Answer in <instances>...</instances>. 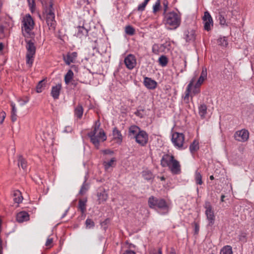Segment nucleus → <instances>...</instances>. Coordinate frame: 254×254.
I'll list each match as a JSON object with an SVG mask.
<instances>
[{
    "label": "nucleus",
    "mask_w": 254,
    "mask_h": 254,
    "mask_svg": "<svg viewBox=\"0 0 254 254\" xmlns=\"http://www.w3.org/2000/svg\"><path fill=\"white\" fill-rule=\"evenodd\" d=\"M168 167L173 174H179L181 173V165L179 162L176 159L174 160Z\"/></svg>",
    "instance_id": "ddd939ff"
},
{
    "label": "nucleus",
    "mask_w": 254,
    "mask_h": 254,
    "mask_svg": "<svg viewBox=\"0 0 254 254\" xmlns=\"http://www.w3.org/2000/svg\"><path fill=\"white\" fill-rule=\"evenodd\" d=\"M158 48V45L157 44L153 45L152 46V52L155 54H158L159 52Z\"/></svg>",
    "instance_id": "5fc2aeb1"
},
{
    "label": "nucleus",
    "mask_w": 254,
    "mask_h": 254,
    "mask_svg": "<svg viewBox=\"0 0 254 254\" xmlns=\"http://www.w3.org/2000/svg\"><path fill=\"white\" fill-rule=\"evenodd\" d=\"M148 3H147L146 1H144L143 2L141 3L138 6L137 10L138 11H142L145 9V8L147 4Z\"/></svg>",
    "instance_id": "09e8293b"
},
{
    "label": "nucleus",
    "mask_w": 254,
    "mask_h": 254,
    "mask_svg": "<svg viewBox=\"0 0 254 254\" xmlns=\"http://www.w3.org/2000/svg\"><path fill=\"white\" fill-rule=\"evenodd\" d=\"M160 7V0H157L153 6V12L156 13Z\"/></svg>",
    "instance_id": "37998d69"
},
{
    "label": "nucleus",
    "mask_w": 254,
    "mask_h": 254,
    "mask_svg": "<svg viewBox=\"0 0 254 254\" xmlns=\"http://www.w3.org/2000/svg\"><path fill=\"white\" fill-rule=\"evenodd\" d=\"M87 30L85 29L83 26L78 27V32L77 33L78 36H80V34H87Z\"/></svg>",
    "instance_id": "c03bdc74"
},
{
    "label": "nucleus",
    "mask_w": 254,
    "mask_h": 254,
    "mask_svg": "<svg viewBox=\"0 0 254 254\" xmlns=\"http://www.w3.org/2000/svg\"><path fill=\"white\" fill-rule=\"evenodd\" d=\"M142 176L144 179L149 181L154 178V175L149 170H144L142 172Z\"/></svg>",
    "instance_id": "bb28decb"
},
{
    "label": "nucleus",
    "mask_w": 254,
    "mask_h": 254,
    "mask_svg": "<svg viewBox=\"0 0 254 254\" xmlns=\"http://www.w3.org/2000/svg\"><path fill=\"white\" fill-rule=\"evenodd\" d=\"M29 219V215L28 213L25 211L20 212L17 213L16 215V220L20 223L28 221Z\"/></svg>",
    "instance_id": "a211bd4d"
},
{
    "label": "nucleus",
    "mask_w": 254,
    "mask_h": 254,
    "mask_svg": "<svg viewBox=\"0 0 254 254\" xmlns=\"http://www.w3.org/2000/svg\"><path fill=\"white\" fill-rule=\"evenodd\" d=\"M100 124H98L96 121V127L98 126V129L96 128V144L99 142H104L107 139V135L105 131L101 128H98Z\"/></svg>",
    "instance_id": "9b49d317"
},
{
    "label": "nucleus",
    "mask_w": 254,
    "mask_h": 254,
    "mask_svg": "<svg viewBox=\"0 0 254 254\" xmlns=\"http://www.w3.org/2000/svg\"><path fill=\"white\" fill-rule=\"evenodd\" d=\"M249 132L246 129H242L235 132L234 137L239 141H245L249 138Z\"/></svg>",
    "instance_id": "9d476101"
},
{
    "label": "nucleus",
    "mask_w": 254,
    "mask_h": 254,
    "mask_svg": "<svg viewBox=\"0 0 254 254\" xmlns=\"http://www.w3.org/2000/svg\"><path fill=\"white\" fill-rule=\"evenodd\" d=\"M116 161L115 158H112L110 161L104 162L103 164L106 171H107L110 167H112L114 162Z\"/></svg>",
    "instance_id": "72a5a7b5"
},
{
    "label": "nucleus",
    "mask_w": 254,
    "mask_h": 254,
    "mask_svg": "<svg viewBox=\"0 0 254 254\" xmlns=\"http://www.w3.org/2000/svg\"><path fill=\"white\" fill-rule=\"evenodd\" d=\"M207 77V70L206 68H203L202 70L201 71L200 76L198 79L195 85L197 86H200L203 83L204 80Z\"/></svg>",
    "instance_id": "5701e85b"
},
{
    "label": "nucleus",
    "mask_w": 254,
    "mask_h": 254,
    "mask_svg": "<svg viewBox=\"0 0 254 254\" xmlns=\"http://www.w3.org/2000/svg\"><path fill=\"white\" fill-rule=\"evenodd\" d=\"M174 159L173 155L168 154H164L161 160V165L163 167H169Z\"/></svg>",
    "instance_id": "f8f14e48"
},
{
    "label": "nucleus",
    "mask_w": 254,
    "mask_h": 254,
    "mask_svg": "<svg viewBox=\"0 0 254 254\" xmlns=\"http://www.w3.org/2000/svg\"><path fill=\"white\" fill-rule=\"evenodd\" d=\"M22 22V33L24 36L31 37L34 35L32 30L34 28V23L32 18L28 14L24 17Z\"/></svg>",
    "instance_id": "7ed1b4c3"
},
{
    "label": "nucleus",
    "mask_w": 254,
    "mask_h": 254,
    "mask_svg": "<svg viewBox=\"0 0 254 254\" xmlns=\"http://www.w3.org/2000/svg\"><path fill=\"white\" fill-rule=\"evenodd\" d=\"M113 138L116 140V142L121 144L123 140V136L121 131L116 127H114L113 130Z\"/></svg>",
    "instance_id": "6ab92c4d"
},
{
    "label": "nucleus",
    "mask_w": 254,
    "mask_h": 254,
    "mask_svg": "<svg viewBox=\"0 0 254 254\" xmlns=\"http://www.w3.org/2000/svg\"><path fill=\"white\" fill-rule=\"evenodd\" d=\"M219 23L221 25H226V20L224 18V17L221 15L219 14Z\"/></svg>",
    "instance_id": "3c124183"
},
{
    "label": "nucleus",
    "mask_w": 254,
    "mask_h": 254,
    "mask_svg": "<svg viewBox=\"0 0 254 254\" xmlns=\"http://www.w3.org/2000/svg\"><path fill=\"white\" fill-rule=\"evenodd\" d=\"M95 225L93 220L88 218L85 221V226L86 229L93 228Z\"/></svg>",
    "instance_id": "a19ab883"
},
{
    "label": "nucleus",
    "mask_w": 254,
    "mask_h": 254,
    "mask_svg": "<svg viewBox=\"0 0 254 254\" xmlns=\"http://www.w3.org/2000/svg\"><path fill=\"white\" fill-rule=\"evenodd\" d=\"M53 242V238H48L46 242L45 245L48 247L51 248L52 247Z\"/></svg>",
    "instance_id": "603ef678"
},
{
    "label": "nucleus",
    "mask_w": 254,
    "mask_h": 254,
    "mask_svg": "<svg viewBox=\"0 0 254 254\" xmlns=\"http://www.w3.org/2000/svg\"><path fill=\"white\" fill-rule=\"evenodd\" d=\"M88 185L86 183H85V182L84 183V184H83V185L82 186L79 193L80 195H83L85 193L86 191L88 190Z\"/></svg>",
    "instance_id": "79ce46f5"
},
{
    "label": "nucleus",
    "mask_w": 254,
    "mask_h": 254,
    "mask_svg": "<svg viewBox=\"0 0 254 254\" xmlns=\"http://www.w3.org/2000/svg\"><path fill=\"white\" fill-rule=\"evenodd\" d=\"M86 201V199H79V200L78 208L82 213H83L86 209L85 205Z\"/></svg>",
    "instance_id": "c9c22d12"
},
{
    "label": "nucleus",
    "mask_w": 254,
    "mask_h": 254,
    "mask_svg": "<svg viewBox=\"0 0 254 254\" xmlns=\"http://www.w3.org/2000/svg\"><path fill=\"white\" fill-rule=\"evenodd\" d=\"M3 48V45L2 43H0V51H2Z\"/></svg>",
    "instance_id": "69168bd1"
},
{
    "label": "nucleus",
    "mask_w": 254,
    "mask_h": 254,
    "mask_svg": "<svg viewBox=\"0 0 254 254\" xmlns=\"http://www.w3.org/2000/svg\"><path fill=\"white\" fill-rule=\"evenodd\" d=\"M124 63L128 69H132L136 64V58L134 55L129 54L125 58Z\"/></svg>",
    "instance_id": "1a4fd4ad"
},
{
    "label": "nucleus",
    "mask_w": 254,
    "mask_h": 254,
    "mask_svg": "<svg viewBox=\"0 0 254 254\" xmlns=\"http://www.w3.org/2000/svg\"><path fill=\"white\" fill-rule=\"evenodd\" d=\"M141 129L136 126H131L128 129V135L134 138L135 136L137 135L138 133L140 131Z\"/></svg>",
    "instance_id": "4be33fe9"
},
{
    "label": "nucleus",
    "mask_w": 254,
    "mask_h": 254,
    "mask_svg": "<svg viewBox=\"0 0 254 254\" xmlns=\"http://www.w3.org/2000/svg\"><path fill=\"white\" fill-rule=\"evenodd\" d=\"M185 39L186 42L194 41L195 39V31L193 29H188L184 32Z\"/></svg>",
    "instance_id": "4468645a"
},
{
    "label": "nucleus",
    "mask_w": 254,
    "mask_h": 254,
    "mask_svg": "<svg viewBox=\"0 0 254 254\" xmlns=\"http://www.w3.org/2000/svg\"><path fill=\"white\" fill-rule=\"evenodd\" d=\"M171 140L174 145L179 149L187 148V145H185V135L183 133L174 132L172 134Z\"/></svg>",
    "instance_id": "39448f33"
},
{
    "label": "nucleus",
    "mask_w": 254,
    "mask_h": 254,
    "mask_svg": "<svg viewBox=\"0 0 254 254\" xmlns=\"http://www.w3.org/2000/svg\"><path fill=\"white\" fill-rule=\"evenodd\" d=\"M13 196L14 197L13 200L15 203L19 204L22 202L23 197L20 191L18 190L14 191L13 193Z\"/></svg>",
    "instance_id": "a878e982"
},
{
    "label": "nucleus",
    "mask_w": 254,
    "mask_h": 254,
    "mask_svg": "<svg viewBox=\"0 0 254 254\" xmlns=\"http://www.w3.org/2000/svg\"><path fill=\"white\" fill-rule=\"evenodd\" d=\"M65 63L69 65L71 63L73 62V57L70 55H67L66 58H64Z\"/></svg>",
    "instance_id": "de8ad7c7"
},
{
    "label": "nucleus",
    "mask_w": 254,
    "mask_h": 254,
    "mask_svg": "<svg viewBox=\"0 0 254 254\" xmlns=\"http://www.w3.org/2000/svg\"><path fill=\"white\" fill-rule=\"evenodd\" d=\"M18 166H20L23 169H25L26 167L27 162L24 158L21 155L18 157Z\"/></svg>",
    "instance_id": "f704fd0d"
},
{
    "label": "nucleus",
    "mask_w": 254,
    "mask_h": 254,
    "mask_svg": "<svg viewBox=\"0 0 254 254\" xmlns=\"http://www.w3.org/2000/svg\"><path fill=\"white\" fill-rule=\"evenodd\" d=\"M125 32L127 35H133L135 33V29L131 26L128 25L125 28Z\"/></svg>",
    "instance_id": "ea45409f"
},
{
    "label": "nucleus",
    "mask_w": 254,
    "mask_h": 254,
    "mask_svg": "<svg viewBox=\"0 0 254 254\" xmlns=\"http://www.w3.org/2000/svg\"><path fill=\"white\" fill-rule=\"evenodd\" d=\"M11 113H16V108H12Z\"/></svg>",
    "instance_id": "338daca9"
},
{
    "label": "nucleus",
    "mask_w": 254,
    "mask_h": 254,
    "mask_svg": "<svg viewBox=\"0 0 254 254\" xmlns=\"http://www.w3.org/2000/svg\"><path fill=\"white\" fill-rule=\"evenodd\" d=\"M157 178H159L162 181L165 180V178L164 176H162L161 177H159V176H158Z\"/></svg>",
    "instance_id": "0e129e2a"
},
{
    "label": "nucleus",
    "mask_w": 254,
    "mask_h": 254,
    "mask_svg": "<svg viewBox=\"0 0 254 254\" xmlns=\"http://www.w3.org/2000/svg\"><path fill=\"white\" fill-rule=\"evenodd\" d=\"M163 15H165V14H167L168 12H167V9L168 8V2L167 0H164L163 1Z\"/></svg>",
    "instance_id": "49530a36"
},
{
    "label": "nucleus",
    "mask_w": 254,
    "mask_h": 254,
    "mask_svg": "<svg viewBox=\"0 0 254 254\" xmlns=\"http://www.w3.org/2000/svg\"><path fill=\"white\" fill-rule=\"evenodd\" d=\"M204 208L206 209L205 214L208 221V226H212L214 224L215 218L211 205L209 201L205 202Z\"/></svg>",
    "instance_id": "423d86ee"
},
{
    "label": "nucleus",
    "mask_w": 254,
    "mask_h": 254,
    "mask_svg": "<svg viewBox=\"0 0 254 254\" xmlns=\"http://www.w3.org/2000/svg\"><path fill=\"white\" fill-rule=\"evenodd\" d=\"M159 198L154 196H151L148 198V203L150 208L155 209L157 207L158 201Z\"/></svg>",
    "instance_id": "b1692460"
},
{
    "label": "nucleus",
    "mask_w": 254,
    "mask_h": 254,
    "mask_svg": "<svg viewBox=\"0 0 254 254\" xmlns=\"http://www.w3.org/2000/svg\"><path fill=\"white\" fill-rule=\"evenodd\" d=\"M217 43L221 46L227 47L228 44L227 38L226 37L219 38L217 40Z\"/></svg>",
    "instance_id": "2f4dec72"
},
{
    "label": "nucleus",
    "mask_w": 254,
    "mask_h": 254,
    "mask_svg": "<svg viewBox=\"0 0 254 254\" xmlns=\"http://www.w3.org/2000/svg\"><path fill=\"white\" fill-rule=\"evenodd\" d=\"M150 254H162L161 248H159L158 251H153Z\"/></svg>",
    "instance_id": "052dcab7"
},
{
    "label": "nucleus",
    "mask_w": 254,
    "mask_h": 254,
    "mask_svg": "<svg viewBox=\"0 0 254 254\" xmlns=\"http://www.w3.org/2000/svg\"><path fill=\"white\" fill-rule=\"evenodd\" d=\"M61 89V85L60 84H58L52 87L51 91V95L55 99L59 98Z\"/></svg>",
    "instance_id": "aec40b11"
},
{
    "label": "nucleus",
    "mask_w": 254,
    "mask_h": 254,
    "mask_svg": "<svg viewBox=\"0 0 254 254\" xmlns=\"http://www.w3.org/2000/svg\"><path fill=\"white\" fill-rule=\"evenodd\" d=\"M73 75V73L71 70H69L64 77V80L66 84H68L70 81Z\"/></svg>",
    "instance_id": "4c0bfd02"
},
{
    "label": "nucleus",
    "mask_w": 254,
    "mask_h": 254,
    "mask_svg": "<svg viewBox=\"0 0 254 254\" xmlns=\"http://www.w3.org/2000/svg\"><path fill=\"white\" fill-rule=\"evenodd\" d=\"M194 179L196 184L199 185L202 184V176L197 170L195 172Z\"/></svg>",
    "instance_id": "7c9ffc66"
},
{
    "label": "nucleus",
    "mask_w": 254,
    "mask_h": 254,
    "mask_svg": "<svg viewBox=\"0 0 254 254\" xmlns=\"http://www.w3.org/2000/svg\"><path fill=\"white\" fill-rule=\"evenodd\" d=\"M100 191L97 192L98 200L99 202L101 203L106 200L108 197L107 193L106 192L105 189H101Z\"/></svg>",
    "instance_id": "412c9836"
},
{
    "label": "nucleus",
    "mask_w": 254,
    "mask_h": 254,
    "mask_svg": "<svg viewBox=\"0 0 254 254\" xmlns=\"http://www.w3.org/2000/svg\"><path fill=\"white\" fill-rule=\"evenodd\" d=\"M43 5L44 9V13L46 14V22L49 28L51 30L55 31L56 22L55 20V14L53 12V3L50 1L49 6L47 5V3L44 4L43 3Z\"/></svg>",
    "instance_id": "f03ea898"
},
{
    "label": "nucleus",
    "mask_w": 254,
    "mask_h": 254,
    "mask_svg": "<svg viewBox=\"0 0 254 254\" xmlns=\"http://www.w3.org/2000/svg\"><path fill=\"white\" fill-rule=\"evenodd\" d=\"M220 254H233L232 247L228 245L224 246L221 249Z\"/></svg>",
    "instance_id": "c756f323"
},
{
    "label": "nucleus",
    "mask_w": 254,
    "mask_h": 254,
    "mask_svg": "<svg viewBox=\"0 0 254 254\" xmlns=\"http://www.w3.org/2000/svg\"><path fill=\"white\" fill-rule=\"evenodd\" d=\"M202 20L204 23V30L209 31L211 30V27L213 26V21L212 18L208 11H206L204 12Z\"/></svg>",
    "instance_id": "6e6552de"
},
{
    "label": "nucleus",
    "mask_w": 254,
    "mask_h": 254,
    "mask_svg": "<svg viewBox=\"0 0 254 254\" xmlns=\"http://www.w3.org/2000/svg\"><path fill=\"white\" fill-rule=\"evenodd\" d=\"M195 81V78H193L191 79L190 83L187 86L186 90L185 91V96H184V100L187 103L189 102V97L190 96V93L193 85V83Z\"/></svg>",
    "instance_id": "f3484780"
},
{
    "label": "nucleus",
    "mask_w": 254,
    "mask_h": 254,
    "mask_svg": "<svg viewBox=\"0 0 254 254\" xmlns=\"http://www.w3.org/2000/svg\"><path fill=\"white\" fill-rule=\"evenodd\" d=\"M199 87H200L199 86H197L195 84L194 86V88L192 91V94H193V95H195L196 94H198L200 91V89H199Z\"/></svg>",
    "instance_id": "8fccbe9b"
},
{
    "label": "nucleus",
    "mask_w": 254,
    "mask_h": 254,
    "mask_svg": "<svg viewBox=\"0 0 254 254\" xmlns=\"http://www.w3.org/2000/svg\"><path fill=\"white\" fill-rule=\"evenodd\" d=\"M26 48L27 53L26 55V64L30 67L34 61V56L36 53V47L34 43L31 40H26Z\"/></svg>",
    "instance_id": "20e7f679"
},
{
    "label": "nucleus",
    "mask_w": 254,
    "mask_h": 254,
    "mask_svg": "<svg viewBox=\"0 0 254 254\" xmlns=\"http://www.w3.org/2000/svg\"><path fill=\"white\" fill-rule=\"evenodd\" d=\"M207 107L204 104L200 105L198 107V113L201 118H204L207 114Z\"/></svg>",
    "instance_id": "393cba45"
},
{
    "label": "nucleus",
    "mask_w": 254,
    "mask_h": 254,
    "mask_svg": "<svg viewBox=\"0 0 254 254\" xmlns=\"http://www.w3.org/2000/svg\"><path fill=\"white\" fill-rule=\"evenodd\" d=\"M110 222V219L109 218L106 219L104 221L101 222V227L104 229L106 230L108 226V224Z\"/></svg>",
    "instance_id": "a18cd8bd"
},
{
    "label": "nucleus",
    "mask_w": 254,
    "mask_h": 254,
    "mask_svg": "<svg viewBox=\"0 0 254 254\" xmlns=\"http://www.w3.org/2000/svg\"><path fill=\"white\" fill-rule=\"evenodd\" d=\"M123 254H135V252L131 250H127Z\"/></svg>",
    "instance_id": "680f3d73"
},
{
    "label": "nucleus",
    "mask_w": 254,
    "mask_h": 254,
    "mask_svg": "<svg viewBox=\"0 0 254 254\" xmlns=\"http://www.w3.org/2000/svg\"><path fill=\"white\" fill-rule=\"evenodd\" d=\"M28 1L31 9L32 11L35 6L34 0H28Z\"/></svg>",
    "instance_id": "6e6d98bb"
},
{
    "label": "nucleus",
    "mask_w": 254,
    "mask_h": 254,
    "mask_svg": "<svg viewBox=\"0 0 254 254\" xmlns=\"http://www.w3.org/2000/svg\"><path fill=\"white\" fill-rule=\"evenodd\" d=\"M87 135L90 138V141L93 144H95V127H93V130L90 132H89Z\"/></svg>",
    "instance_id": "e433bc0d"
},
{
    "label": "nucleus",
    "mask_w": 254,
    "mask_h": 254,
    "mask_svg": "<svg viewBox=\"0 0 254 254\" xmlns=\"http://www.w3.org/2000/svg\"><path fill=\"white\" fill-rule=\"evenodd\" d=\"M135 141L141 146L146 145L148 140V135L144 130H141L134 137Z\"/></svg>",
    "instance_id": "0eeeda50"
},
{
    "label": "nucleus",
    "mask_w": 254,
    "mask_h": 254,
    "mask_svg": "<svg viewBox=\"0 0 254 254\" xmlns=\"http://www.w3.org/2000/svg\"><path fill=\"white\" fill-rule=\"evenodd\" d=\"M170 254H176V253L174 251H172L170 253Z\"/></svg>",
    "instance_id": "774afa93"
},
{
    "label": "nucleus",
    "mask_w": 254,
    "mask_h": 254,
    "mask_svg": "<svg viewBox=\"0 0 254 254\" xmlns=\"http://www.w3.org/2000/svg\"><path fill=\"white\" fill-rule=\"evenodd\" d=\"M225 197V195L224 194H222L221 196V201H224V198Z\"/></svg>",
    "instance_id": "e2e57ef3"
},
{
    "label": "nucleus",
    "mask_w": 254,
    "mask_h": 254,
    "mask_svg": "<svg viewBox=\"0 0 254 254\" xmlns=\"http://www.w3.org/2000/svg\"><path fill=\"white\" fill-rule=\"evenodd\" d=\"M17 119V114L16 113H11V120L12 122H15Z\"/></svg>",
    "instance_id": "4d7b16f0"
},
{
    "label": "nucleus",
    "mask_w": 254,
    "mask_h": 254,
    "mask_svg": "<svg viewBox=\"0 0 254 254\" xmlns=\"http://www.w3.org/2000/svg\"><path fill=\"white\" fill-rule=\"evenodd\" d=\"M158 62L160 65L165 66L168 63V60L166 56L162 55L159 58Z\"/></svg>",
    "instance_id": "473e14b6"
},
{
    "label": "nucleus",
    "mask_w": 254,
    "mask_h": 254,
    "mask_svg": "<svg viewBox=\"0 0 254 254\" xmlns=\"http://www.w3.org/2000/svg\"><path fill=\"white\" fill-rule=\"evenodd\" d=\"M6 117V114L4 112H1L0 113V124H2L5 118Z\"/></svg>",
    "instance_id": "864d4df0"
},
{
    "label": "nucleus",
    "mask_w": 254,
    "mask_h": 254,
    "mask_svg": "<svg viewBox=\"0 0 254 254\" xmlns=\"http://www.w3.org/2000/svg\"><path fill=\"white\" fill-rule=\"evenodd\" d=\"M199 149L198 142L194 140L190 146V150L191 153H193Z\"/></svg>",
    "instance_id": "c85d7f7f"
},
{
    "label": "nucleus",
    "mask_w": 254,
    "mask_h": 254,
    "mask_svg": "<svg viewBox=\"0 0 254 254\" xmlns=\"http://www.w3.org/2000/svg\"><path fill=\"white\" fill-rule=\"evenodd\" d=\"M143 83L148 89H154L157 86V82L150 78L145 77L144 78Z\"/></svg>",
    "instance_id": "2eb2a0df"
},
{
    "label": "nucleus",
    "mask_w": 254,
    "mask_h": 254,
    "mask_svg": "<svg viewBox=\"0 0 254 254\" xmlns=\"http://www.w3.org/2000/svg\"><path fill=\"white\" fill-rule=\"evenodd\" d=\"M194 232H195V234H197L199 232V226L198 224H197V223L194 222Z\"/></svg>",
    "instance_id": "13d9d810"
},
{
    "label": "nucleus",
    "mask_w": 254,
    "mask_h": 254,
    "mask_svg": "<svg viewBox=\"0 0 254 254\" xmlns=\"http://www.w3.org/2000/svg\"><path fill=\"white\" fill-rule=\"evenodd\" d=\"M3 27L0 26V39L3 36Z\"/></svg>",
    "instance_id": "bf43d9fd"
},
{
    "label": "nucleus",
    "mask_w": 254,
    "mask_h": 254,
    "mask_svg": "<svg viewBox=\"0 0 254 254\" xmlns=\"http://www.w3.org/2000/svg\"><path fill=\"white\" fill-rule=\"evenodd\" d=\"M45 87V80L40 81L36 86V92L41 93Z\"/></svg>",
    "instance_id": "58836bf2"
},
{
    "label": "nucleus",
    "mask_w": 254,
    "mask_h": 254,
    "mask_svg": "<svg viewBox=\"0 0 254 254\" xmlns=\"http://www.w3.org/2000/svg\"><path fill=\"white\" fill-rule=\"evenodd\" d=\"M75 115L78 118L80 119L83 115V108L81 105H78L74 110Z\"/></svg>",
    "instance_id": "cd10ccee"
},
{
    "label": "nucleus",
    "mask_w": 254,
    "mask_h": 254,
    "mask_svg": "<svg viewBox=\"0 0 254 254\" xmlns=\"http://www.w3.org/2000/svg\"><path fill=\"white\" fill-rule=\"evenodd\" d=\"M157 207L165 211L164 212L161 213V214H165L168 211L169 207L167 203L166 200L163 198H159Z\"/></svg>",
    "instance_id": "dca6fc26"
},
{
    "label": "nucleus",
    "mask_w": 254,
    "mask_h": 254,
    "mask_svg": "<svg viewBox=\"0 0 254 254\" xmlns=\"http://www.w3.org/2000/svg\"><path fill=\"white\" fill-rule=\"evenodd\" d=\"M181 22V16L176 12L171 11L164 15L163 23L170 26V29H176L180 25Z\"/></svg>",
    "instance_id": "f257e3e1"
}]
</instances>
